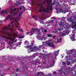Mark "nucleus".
Segmentation results:
<instances>
[{"instance_id":"nucleus-1","label":"nucleus","mask_w":76,"mask_h":76,"mask_svg":"<svg viewBox=\"0 0 76 76\" xmlns=\"http://www.w3.org/2000/svg\"><path fill=\"white\" fill-rule=\"evenodd\" d=\"M21 9H22V8L20 7V8L18 9V12L13 13V12L16 10V8H15L14 9H12L11 11V13L12 14L11 15H8L7 18L4 20V21H6V20L9 19H10V21H11V23H10L8 25V27H4V30L1 31V32L3 34H7L4 31V30H9V29L12 32H13L14 34L15 33H14V30L10 28V27H12V28H14V27H15V26L13 25V22H12V20H18L20 18H15L14 17L18 15V14L19 15V16H20V15L22 13L20 12Z\"/></svg>"},{"instance_id":"nucleus-2","label":"nucleus","mask_w":76,"mask_h":76,"mask_svg":"<svg viewBox=\"0 0 76 76\" xmlns=\"http://www.w3.org/2000/svg\"><path fill=\"white\" fill-rule=\"evenodd\" d=\"M43 31H42V28L40 29H38V28H33L29 32H27L26 33V35H28L29 34L30 36H32V35H34V34L35 33V34H37V38L38 39H39L40 40H42L44 39H45L47 38V37H52V35L51 34H48L47 35V36H44V37H42L41 36V32H42ZM35 32L36 33H35Z\"/></svg>"},{"instance_id":"nucleus-3","label":"nucleus","mask_w":76,"mask_h":76,"mask_svg":"<svg viewBox=\"0 0 76 76\" xmlns=\"http://www.w3.org/2000/svg\"><path fill=\"white\" fill-rule=\"evenodd\" d=\"M33 42V43L32 42ZM34 41H31V43L32 44L30 45H29V43L28 42V41H25L24 42L25 44V48H29V49H28V53H30L31 52H32V51H37V50H40V49L42 48V47L44 46V44H43L42 45L40 46L38 48V47H37L36 46H34Z\"/></svg>"},{"instance_id":"nucleus-4","label":"nucleus","mask_w":76,"mask_h":76,"mask_svg":"<svg viewBox=\"0 0 76 76\" xmlns=\"http://www.w3.org/2000/svg\"><path fill=\"white\" fill-rule=\"evenodd\" d=\"M46 0H45L44 2H42L41 4H38V7H40V8L39 10V12H48V10H53V7H52V4H48L47 8L44 7L42 4H44L46 2Z\"/></svg>"},{"instance_id":"nucleus-5","label":"nucleus","mask_w":76,"mask_h":76,"mask_svg":"<svg viewBox=\"0 0 76 76\" xmlns=\"http://www.w3.org/2000/svg\"><path fill=\"white\" fill-rule=\"evenodd\" d=\"M3 39L4 40H5L6 42H7V39H10V41L8 42V44L10 45L11 46V48L12 49H15V47H17V46H18V44H15L14 45V43H15V40H14V39L12 37H3Z\"/></svg>"},{"instance_id":"nucleus-6","label":"nucleus","mask_w":76,"mask_h":76,"mask_svg":"<svg viewBox=\"0 0 76 76\" xmlns=\"http://www.w3.org/2000/svg\"><path fill=\"white\" fill-rule=\"evenodd\" d=\"M56 12L57 13H65L66 12H70L69 10H66L65 9H63V8H61V7L58 6H56Z\"/></svg>"},{"instance_id":"nucleus-7","label":"nucleus","mask_w":76,"mask_h":76,"mask_svg":"<svg viewBox=\"0 0 76 76\" xmlns=\"http://www.w3.org/2000/svg\"><path fill=\"white\" fill-rule=\"evenodd\" d=\"M46 43L48 46H49V47H52L53 48H56V45H54L53 42L51 40H48L46 41Z\"/></svg>"},{"instance_id":"nucleus-8","label":"nucleus","mask_w":76,"mask_h":76,"mask_svg":"<svg viewBox=\"0 0 76 76\" xmlns=\"http://www.w3.org/2000/svg\"><path fill=\"white\" fill-rule=\"evenodd\" d=\"M33 19H35L36 20H39L40 19L41 20H44V19L43 18H41L40 17H39V16H37L36 15H35V16H33Z\"/></svg>"},{"instance_id":"nucleus-9","label":"nucleus","mask_w":76,"mask_h":76,"mask_svg":"<svg viewBox=\"0 0 76 76\" xmlns=\"http://www.w3.org/2000/svg\"><path fill=\"white\" fill-rule=\"evenodd\" d=\"M66 51L68 53V54H71L72 53H75L76 51V50L75 49H72V50H66Z\"/></svg>"},{"instance_id":"nucleus-10","label":"nucleus","mask_w":76,"mask_h":76,"mask_svg":"<svg viewBox=\"0 0 76 76\" xmlns=\"http://www.w3.org/2000/svg\"><path fill=\"white\" fill-rule=\"evenodd\" d=\"M58 51H59V50L58 51H54L53 54V55L54 56L55 58L56 57V56H57L58 55Z\"/></svg>"},{"instance_id":"nucleus-11","label":"nucleus","mask_w":76,"mask_h":76,"mask_svg":"<svg viewBox=\"0 0 76 76\" xmlns=\"http://www.w3.org/2000/svg\"><path fill=\"white\" fill-rule=\"evenodd\" d=\"M63 29L62 27L58 28L57 29L55 30V31L54 32V33H57L58 32V31H59V32H60Z\"/></svg>"},{"instance_id":"nucleus-12","label":"nucleus","mask_w":76,"mask_h":76,"mask_svg":"<svg viewBox=\"0 0 76 76\" xmlns=\"http://www.w3.org/2000/svg\"><path fill=\"white\" fill-rule=\"evenodd\" d=\"M7 13V11L3 10L1 13L0 14V16L1 15V16H3L4 14H6Z\"/></svg>"},{"instance_id":"nucleus-13","label":"nucleus","mask_w":76,"mask_h":76,"mask_svg":"<svg viewBox=\"0 0 76 76\" xmlns=\"http://www.w3.org/2000/svg\"><path fill=\"white\" fill-rule=\"evenodd\" d=\"M72 36L71 37H70V38H71L72 41H74L75 40V34H72Z\"/></svg>"},{"instance_id":"nucleus-14","label":"nucleus","mask_w":76,"mask_h":76,"mask_svg":"<svg viewBox=\"0 0 76 76\" xmlns=\"http://www.w3.org/2000/svg\"><path fill=\"white\" fill-rule=\"evenodd\" d=\"M53 22H54V20H51L50 22L48 24V26H50V25H53Z\"/></svg>"},{"instance_id":"nucleus-15","label":"nucleus","mask_w":76,"mask_h":76,"mask_svg":"<svg viewBox=\"0 0 76 76\" xmlns=\"http://www.w3.org/2000/svg\"><path fill=\"white\" fill-rule=\"evenodd\" d=\"M62 36L61 35H60V36H65L66 35V31H64V32H63V33H61Z\"/></svg>"},{"instance_id":"nucleus-16","label":"nucleus","mask_w":76,"mask_h":76,"mask_svg":"<svg viewBox=\"0 0 76 76\" xmlns=\"http://www.w3.org/2000/svg\"><path fill=\"white\" fill-rule=\"evenodd\" d=\"M63 6H64L63 7L64 8H65V9H66V8H67V7H68V5L67 4H65L63 5Z\"/></svg>"},{"instance_id":"nucleus-17","label":"nucleus","mask_w":76,"mask_h":76,"mask_svg":"<svg viewBox=\"0 0 76 76\" xmlns=\"http://www.w3.org/2000/svg\"><path fill=\"white\" fill-rule=\"evenodd\" d=\"M19 25V24L17 22L16 24H15V27H16V28H19V26H17V25Z\"/></svg>"},{"instance_id":"nucleus-18","label":"nucleus","mask_w":76,"mask_h":76,"mask_svg":"<svg viewBox=\"0 0 76 76\" xmlns=\"http://www.w3.org/2000/svg\"><path fill=\"white\" fill-rule=\"evenodd\" d=\"M61 38L60 39H57V42H59V43H60L61 42Z\"/></svg>"},{"instance_id":"nucleus-19","label":"nucleus","mask_w":76,"mask_h":76,"mask_svg":"<svg viewBox=\"0 0 76 76\" xmlns=\"http://www.w3.org/2000/svg\"><path fill=\"white\" fill-rule=\"evenodd\" d=\"M38 74H40L41 75H43L44 74L43 73H42V72H37Z\"/></svg>"},{"instance_id":"nucleus-20","label":"nucleus","mask_w":76,"mask_h":76,"mask_svg":"<svg viewBox=\"0 0 76 76\" xmlns=\"http://www.w3.org/2000/svg\"><path fill=\"white\" fill-rule=\"evenodd\" d=\"M60 26H64V23L63 22L61 23L60 24H59Z\"/></svg>"},{"instance_id":"nucleus-21","label":"nucleus","mask_w":76,"mask_h":76,"mask_svg":"<svg viewBox=\"0 0 76 76\" xmlns=\"http://www.w3.org/2000/svg\"><path fill=\"white\" fill-rule=\"evenodd\" d=\"M72 33L73 34V35H75V33H76V31H75L74 30H73L72 31Z\"/></svg>"},{"instance_id":"nucleus-22","label":"nucleus","mask_w":76,"mask_h":76,"mask_svg":"<svg viewBox=\"0 0 76 76\" xmlns=\"http://www.w3.org/2000/svg\"><path fill=\"white\" fill-rule=\"evenodd\" d=\"M51 1H52V0H48L47 2L48 3H51Z\"/></svg>"},{"instance_id":"nucleus-23","label":"nucleus","mask_w":76,"mask_h":76,"mask_svg":"<svg viewBox=\"0 0 76 76\" xmlns=\"http://www.w3.org/2000/svg\"><path fill=\"white\" fill-rule=\"evenodd\" d=\"M53 64H50V66H48V67H51L52 66H53Z\"/></svg>"},{"instance_id":"nucleus-24","label":"nucleus","mask_w":76,"mask_h":76,"mask_svg":"<svg viewBox=\"0 0 76 76\" xmlns=\"http://www.w3.org/2000/svg\"><path fill=\"white\" fill-rule=\"evenodd\" d=\"M18 30L19 31H23V30L22 28H19L18 29Z\"/></svg>"},{"instance_id":"nucleus-25","label":"nucleus","mask_w":76,"mask_h":76,"mask_svg":"<svg viewBox=\"0 0 76 76\" xmlns=\"http://www.w3.org/2000/svg\"><path fill=\"white\" fill-rule=\"evenodd\" d=\"M24 38V37L23 36H20V39H22V38Z\"/></svg>"},{"instance_id":"nucleus-26","label":"nucleus","mask_w":76,"mask_h":76,"mask_svg":"<svg viewBox=\"0 0 76 76\" xmlns=\"http://www.w3.org/2000/svg\"><path fill=\"white\" fill-rule=\"evenodd\" d=\"M69 57V56H66V60H67V59H68V58Z\"/></svg>"},{"instance_id":"nucleus-27","label":"nucleus","mask_w":76,"mask_h":76,"mask_svg":"<svg viewBox=\"0 0 76 76\" xmlns=\"http://www.w3.org/2000/svg\"><path fill=\"white\" fill-rule=\"evenodd\" d=\"M40 23H44V22L43 21H40Z\"/></svg>"},{"instance_id":"nucleus-28","label":"nucleus","mask_w":76,"mask_h":76,"mask_svg":"<svg viewBox=\"0 0 76 76\" xmlns=\"http://www.w3.org/2000/svg\"><path fill=\"white\" fill-rule=\"evenodd\" d=\"M52 19H55L56 18L55 17H53L52 18Z\"/></svg>"},{"instance_id":"nucleus-29","label":"nucleus","mask_w":76,"mask_h":76,"mask_svg":"<svg viewBox=\"0 0 76 76\" xmlns=\"http://www.w3.org/2000/svg\"><path fill=\"white\" fill-rule=\"evenodd\" d=\"M21 7H23V9H25V7L23 6H22Z\"/></svg>"},{"instance_id":"nucleus-30","label":"nucleus","mask_w":76,"mask_h":76,"mask_svg":"<svg viewBox=\"0 0 76 76\" xmlns=\"http://www.w3.org/2000/svg\"><path fill=\"white\" fill-rule=\"evenodd\" d=\"M51 75V73H49V74H48V76H50Z\"/></svg>"},{"instance_id":"nucleus-31","label":"nucleus","mask_w":76,"mask_h":76,"mask_svg":"<svg viewBox=\"0 0 76 76\" xmlns=\"http://www.w3.org/2000/svg\"><path fill=\"white\" fill-rule=\"evenodd\" d=\"M53 73H54V74H56V72H53Z\"/></svg>"},{"instance_id":"nucleus-32","label":"nucleus","mask_w":76,"mask_h":76,"mask_svg":"<svg viewBox=\"0 0 76 76\" xmlns=\"http://www.w3.org/2000/svg\"><path fill=\"white\" fill-rule=\"evenodd\" d=\"M45 32H47V30H45L44 31Z\"/></svg>"},{"instance_id":"nucleus-33","label":"nucleus","mask_w":76,"mask_h":76,"mask_svg":"<svg viewBox=\"0 0 76 76\" xmlns=\"http://www.w3.org/2000/svg\"><path fill=\"white\" fill-rule=\"evenodd\" d=\"M21 43H22V42H19V45H20V44H21Z\"/></svg>"},{"instance_id":"nucleus-34","label":"nucleus","mask_w":76,"mask_h":76,"mask_svg":"<svg viewBox=\"0 0 76 76\" xmlns=\"http://www.w3.org/2000/svg\"><path fill=\"white\" fill-rule=\"evenodd\" d=\"M67 32H69H69H70V31L69 30H67Z\"/></svg>"},{"instance_id":"nucleus-35","label":"nucleus","mask_w":76,"mask_h":76,"mask_svg":"<svg viewBox=\"0 0 76 76\" xmlns=\"http://www.w3.org/2000/svg\"><path fill=\"white\" fill-rule=\"evenodd\" d=\"M0 66L1 67H1H2V68H3V66H2V65H0Z\"/></svg>"},{"instance_id":"nucleus-36","label":"nucleus","mask_w":76,"mask_h":76,"mask_svg":"<svg viewBox=\"0 0 76 76\" xmlns=\"http://www.w3.org/2000/svg\"><path fill=\"white\" fill-rule=\"evenodd\" d=\"M52 63H53V64H54V63H55L54 62V61H53L52 62Z\"/></svg>"},{"instance_id":"nucleus-37","label":"nucleus","mask_w":76,"mask_h":76,"mask_svg":"<svg viewBox=\"0 0 76 76\" xmlns=\"http://www.w3.org/2000/svg\"><path fill=\"white\" fill-rule=\"evenodd\" d=\"M54 4H55V3L54 2L53 3V5H54Z\"/></svg>"},{"instance_id":"nucleus-38","label":"nucleus","mask_w":76,"mask_h":76,"mask_svg":"<svg viewBox=\"0 0 76 76\" xmlns=\"http://www.w3.org/2000/svg\"><path fill=\"white\" fill-rule=\"evenodd\" d=\"M59 72H62V69L61 70V71H60V70L59 71Z\"/></svg>"},{"instance_id":"nucleus-39","label":"nucleus","mask_w":76,"mask_h":76,"mask_svg":"<svg viewBox=\"0 0 76 76\" xmlns=\"http://www.w3.org/2000/svg\"><path fill=\"white\" fill-rule=\"evenodd\" d=\"M62 63H63V64H66V63H64V62H62Z\"/></svg>"},{"instance_id":"nucleus-40","label":"nucleus","mask_w":76,"mask_h":76,"mask_svg":"<svg viewBox=\"0 0 76 76\" xmlns=\"http://www.w3.org/2000/svg\"><path fill=\"white\" fill-rule=\"evenodd\" d=\"M70 64V62H69V63L68 64V65H69V64Z\"/></svg>"},{"instance_id":"nucleus-41","label":"nucleus","mask_w":76,"mask_h":76,"mask_svg":"<svg viewBox=\"0 0 76 76\" xmlns=\"http://www.w3.org/2000/svg\"><path fill=\"white\" fill-rule=\"evenodd\" d=\"M55 37H56V36H53V38H55Z\"/></svg>"},{"instance_id":"nucleus-42","label":"nucleus","mask_w":76,"mask_h":76,"mask_svg":"<svg viewBox=\"0 0 76 76\" xmlns=\"http://www.w3.org/2000/svg\"><path fill=\"white\" fill-rule=\"evenodd\" d=\"M18 69H17V71H18Z\"/></svg>"},{"instance_id":"nucleus-43","label":"nucleus","mask_w":76,"mask_h":76,"mask_svg":"<svg viewBox=\"0 0 76 76\" xmlns=\"http://www.w3.org/2000/svg\"><path fill=\"white\" fill-rule=\"evenodd\" d=\"M70 13H71V12H70L69 13V14H70Z\"/></svg>"},{"instance_id":"nucleus-44","label":"nucleus","mask_w":76,"mask_h":76,"mask_svg":"<svg viewBox=\"0 0 76 76\" xmlns=\"http://www.w3.org/2000/svg\"><path fill=\"white\" fill-rule=\"evenodd\" d=\"M43 52H44V50H43Z\"/></svg>"},{"instance_id":"nucleus-45","label":"nucleus","mask_w":76,"mask_h":76,"mask_svg":"<svg viewBox=\"0 0 76 76\" xmlns=\"http://www.w3.org/2000/svg\"><path fill=\"white\" fill-rule=\"evenodd\" d=\"M0 10H1V8H0Z\"/></svg>"},{"instance_id":"nucleus-46","label":"nucleus","mask_w":76,"mask_h":76,"mask_svg":"<svg viewBox=\"0 0 76 76\" xmlns=\"http://www.w3.org/2000/svg\"><path fill=\"white\" fill-rule=\"evenodd\" d=\"M64 18V19H65V18Z\"/></svg>"},{"instance_id":"nucleus-47","label":"nucleus","mask_w":76,"mask_h":76,"mask_svg":"<svg viewBox=\"0 0 76 76\" xmlns=\"http://www.w3.org/2000/svg\"><path fill=\"white\" fill-rule=\"evenodd\" d=\"M36 60H37H37H38V59H37Z\"/></svg>"},{"instance_id":"nucleus-48","label":"nucleus","mask_w":76,"mask_h":76,"mask_svg":"<svg viewBox=\"0 0 76 76\" xmlns=\"http://www.w3.org/2000/svg\"><path fill=\"white\" fill-rule=\"evenodd\" d=\"M23 4H25V3H24H24H23Z\"/></svg>"},{"instance_id":"nucleus-49","label":"nucleus","mask_w":76,"mask_h":76,"mask_svg":"<svg viewBox=\"0 0 76 76\" xmlns=\"http://www.w3.org/2000/svg\"><path fill=\"white\" fill-rule=\"evenodd\" d=\"M63 57V56H62V58Z\"/></svg>"},{"instance_id":"nucleus-50","label":"nucleus","mask_w":76,"mask_h":76,"mask_svg":"<svg viewBox=\"0 0 76 76\" xmlns=\"http://www.w3.org/2000/svg\"><path fill=\"white\" fill-rule=\"evenodd\" d=\"M1 76H3V75H2Z\"/></svg>"},{"instance_id":"nucleus-51","label":"nucleus","mask_w":76,"mask_h":76,"mask_svg":"<svg viewBox=\"0 0 76 76\" xmlns=\"http://www.w3.org/2000/svg\"><path fill=\"white\" fill-rule=\"evenodd\" d=\"M9 36H10V35H9Z\"/></svg>"},{"instance_id":"nucleus-52","label":"nucleus","mask_w":76,"mask_h":76,"mask_svg":"<svg viewBox=\"0 0 76 76\" xmlns=\"http://www.w3.org/2000/svg\"><path fill=\"white\" fill-rule=\"evenodd\" d=\"M64 74H65V73H64Z\"/></svg>"}]
</instances>
